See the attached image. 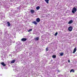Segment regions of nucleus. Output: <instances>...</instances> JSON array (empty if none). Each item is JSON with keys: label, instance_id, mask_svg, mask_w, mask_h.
<instances>
[{"label": "nucleus", "instance_id": "10", "mask_svg": "<svg viewBox=\"0 0 77 77\" xmlns=\"http://www.w3.org/2000/svg\"><path fill=\"white\" fill-rule=\"evenodd\" d=\"M32 23H33V24H35V25H37V22H36L35 21H34V22H32Z\"/></svg>", "mask_w": 77, "mask_h": 77}, {"label": "nucleus", "instance_id": "3", "mask_svg": "<svg viewBox=\"0 0 77 77\" xmlns=\"http://www.w3.org/2000/svg\"><path fill=\"white\" fill-rule=\"evenodd\" d=\"M36 21L37 23H39L40 22V19L39 18H37L36 19Z\"/></svg>", "mask_w": 77, "mask_h": 77}, {"label": "nucleus", "instance_id": "19", "mask_svg": "<svg viewBox=\"0 0 77 77\" xmlns=\"http://www.w3.org/2000/svg\"><path fill=\"white\" fill-rule=\"evenodd\" d=\"M57 33H58L57 32H56V33L54 35L55 36H57Z\"/></svg>", "mask_w": 77, "mask_h": 77}, {"label": "nucleus", "instance_id": "11", "mask_svg": "<svg viewBox=\"0 0 77 77\" xmlns=\"http://www.w3.org/2000/svg\"><path fill=\"white\" fill-rule=\"evenodd\" d=\"M7 24H8V26H11V23H10L9 22H7Z\"/></svg>", "mask_w": 77, "mask_h": 77}, {"label": "nucleus", "instance_id": "6", "mask_svg": "<svg viewBox=\"0 0 77 77\" xmlns=\"http://www.w3.org/2000/svg\"><path fill=\"white\" fill-rule=\"evenodd\" d=\"M73 23V21L71 20L68 23V24H71V23Z\"/></svg>", "mask_w": 77, "mask_h": 77}, {"label": "nucleus", "instance_id": "22", "mask_svg": "<svg viewBox=\"0 0 77 77\" xmlns=\"http://www.w3.org/2000/svg\"><path fill=\"white\" fill-rule=\"evenodd\" d=\"M57 71L58 72H60V70H58Z\"/></svg>", "mask_w": 77, "mask_h": 77}, {"label": "nucleus", "instance_id": "7", "mask_svg": "<svg viewBox=\"0 0 77 77\" xmlns=\"http://www.w3.org/2000/svg\"><path fill=\"white\" fill-rule=\"evenodd\" d=\"M30 12L32 14H33L35 12V11L33 10L32 9L31 10Z\"/></svg>", "mask_w": 77, "mask_h": 77}, {"label": "nucleus", "instance_id": "12", "mask_svg": "<svg viewBox=\"0 0 77 77\" xmlns=\"http://www.w3.org/2000/svg\"><path fill=\"white\" fill-rule=\"evenodd\" d=\"M35 41H38V40H39V37H37L36 38H35Z\"/></svg>", "mask_w": 77, "mask_h": 77}, {"label": "nucleus", "instance_id": "2", "mask_svg": "<svg viewBox=\"0 0 77 77\" xmlns=\"http://www.w3.org/2000/svg\"><path fill=\"white\" fill-rule=\"evenodd\" d=\"M68 30L69 31V32H71L72 30V27L71 26H70L68 28Z\"/></svg>", "mask_w": 77, "mask_h": 77}, {"label": "nucleus", "instance_id": "13", "mask_svg": "<svg viewBox=\"0 0 77 77\" xmlns=\"http://www.w3.org/2000/svg\"><path fill=\"white\" fill-rule=\"evenodd\" d=\"M56 57V55H53L52 56V58L54 59H55Z\"/></svg>", "mask_w": 77, "mask_h": 77}, {"label": "nucleus", "instance_id": "1", "mask_svg": "<svg viewBox=\"0 0 77 77\" xmlns=\"http://www.w3.org/2000/svg\"><path fill=\"white\" fill-rule=\"evenodd\" d=\"M76 11L77 8H76L75 7H74L72 9V12L73 14H75V12H76Z\"/></svg>", "mask_w": 77, "mask_h": 77}, {"label": "nucleus", "instance_id": "18", "mask_svg": "<svg viewBox=\"0 0 77 77\" xmlns=\"http://www.w3.org/2000/svg\"><path fill=\"white\" fill-rule=\"evenodd\" d=\"M47 3H48V0H45Z\"/></svg>", "mask_w": 77, "mask_h": 77}, {"label": "nucleus", "instance_id": "16", "mask_svg": "<svg viewBox=\"0 0 77 77\" xmlns=\"http://www.w3.org/2000/svg\"><path fill=\"white\" fill-rule=\"evenodd\" d=\"M60 56H62L63 55V52L60 53Z\"/></svg>", "mask_w": 77, "mask_h": 77}, {"label": "nucleus", "instance_id": "9", "mask_svg": "<svg viewBox=\"0 0 77 77\" xmlns=\"http://www.w3.org/2000/svg\"><path fill=\"white\" fill-rule=\"evenodd\" d=\"M1 64L4 66H6V64L4 62L2 63Z\"/></svg>", "mask_w": 77, "mask_h": 77}, {"label": "nucleus", "instance_id": "5", "mask_svg": "<svg viewBox=\"0 0 77 77\" xmlns=\"http://www.w3.org/2000/svg\"><path fill=\"white\" fill-rule=\"evenodd\" d=\"M77 49H76V48H75L74 49L73 51V53H75Z\"/></svg>", "mask_w": 77, "mask_h": 77}, {"label": "nucleus", "instance_id": "20", "mask_svg": "<svg viewBox=\"0 0 77 77\" xmlns=\"http://www.w3.org/2000/svg\"><path fill=\"white\" fill-rule=\"evenodd\" d=\"M48 48H46V51H48Z\"/></svg>", "mask_w": 77, "mask_h": 77}, {"label": "nucleus", "instance_id": "8", "mask_svg": "<svg viewBox=\"0 0 77 77\" xmlns=\"http://www.w3.org/2000/svg\"><path fill=\"white\" fill-rule=\"evenodd\" d=\"M15 62V60H12L11 61V63H14Z\"/></svg>", "mask_w": 77, "mask_h": 77}, {"label": "nucleus", "instance_id": "21", "mask_svg": "<svg viewBox=\"0 0 77 77\" xmlns=\"http://www.w3.org/2000/svg\"><path fill=\"white\" fill-rule=\"evenodd\" d=\"M68 62L69 63H70V60H68Z\"/></svg>", "mask_w": 77, "mask_h": 77}, {"label": "nucleus", "instance_id": "14", "mask_svg": "<svg viewBox=\"0 0 77 77\" xmlns=\"http://www.w3.org/2000/svg\"><path fill=\"white\" fill-rule=\"evenodd\" d=\"M40 9V7L39 6H38L36 8L37 10H39Z\"/></svg>", "mask_w": 77, "mask_h": 77}, {"label": "nucleus", "instance_id": "15", "mask_svg": "<svg viewBox=\"0 0 77 77\" xmlns=\"http://www.w3.org/2000/svg\"><path fill=\"white\" fill-rule=\"evenodd\" d=\"M74 72V69H72L70 71V72Z\"/></svg>", "mask_w": 77, "mask_h": 77}, {"label": "nucleus", "instance_id": "4", "mask_svg": "<svg viewBox=\"0 0 77 77\" xmlns=\"http://www.w3.org/2000/svg\"><path fill=\"white\" fill-rule=\"evenodd\" d=\"M27 40V38H23L21 39V41H26Z\"/></svg>", "mask_w": 77, "mask_h": 77}, {"label": "nucleus", "instance_id": "23", "mask_svg": "<svg viewBox=\"0 0 77 77\" xmlns=\"http://www.w3.org/2000/svg\"><path fill=\"white\" fill-rule=\"evenodd\" d=\"M48 1H49V0H48Z\"/></svg>", "mask_w": 77, "mask_h": 77}, {"label": "nucleus", "instance_id": "17", "mask_svg": "<svg viewBox=\"0 0 77 77\" xmlns=\"http://www.w3.org/2000/svg\"><path fill=\"white\" fill-rule=\"evenodd\" d=\"M32 29H29L28 32H32Z\"/></svg>", "mask_w": 77, "mask_h": 77}]
</instances>
